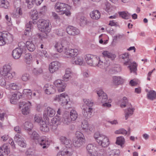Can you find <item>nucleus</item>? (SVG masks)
I'll return each mask as SVG.
<instances>
[{
    "mask_svg": "<svg viewBox=\"0 0 156 156\" xmlns=\"http://www.w3.org/2000/svg\"><path fill=\"white\" fill-rule=\"evenodd\" d=\"M67 44V41L65 40H62L61 42V46L59 45V47H60L59 48V53L62 52L64 49V56L68 58H74L77 55L78 50L76 49L68 48L66 46Z\"/></svg>",
    "mask_w": 156,
    "mask_h": 156,
    "instance_id": "obj_1",
    "label": "nucleus"
},
{
    "mask_svg": "<svg viewBox=\"0 0 156 156\" xmlns=\"http://www.w3.org/2000/svg\"><path fill=\"white\" fill-rule=\"evenodd\" d=\"M59 140L61 145V148H62L60 150L59 156H72L71 152L68 151L66 148L67 147L66 146H68L69 147L71 142V141L66 137L62 136L60 137Z\"/></svg>",
    "mask_w": 156,
    "mask_h": 156,
    "instance_id": "obj_2",
    "label": "nucleus"
},
{
    "mask_svg": "<svg viewBox=\"0 0 156 156\" xmlns=\"http://www.w3.org/2000/svg\"><path fill=\"white\" fill-rule=\"evenodd\" d=\"M85 60L87 63L91 66H98L101 68L103 69L105 67V62L101 61V59H99L93 55L88 54L85 58Z\"/></svg>",
    "mask_w": 156,
    "mask_h": 156,
    "instance_id": "obj_3",
    "label": "nucleus"
},
{
    "mask_svg": "<svg viewBox=\"0 0 156 156\" xmlns=\"http://www.w3.org/2000/svg\"><path fill=\"white\" fill-rule=\"evenodd\" d=\"M28 133L30 136V138L35 141L37 140L39 144L43 149L47 148L48 147L49 143L48 141L44 137H40L36 131H34L32 132L30 131Z\"/></svg>",
    "mask_w": 156,
    "mask_h": 156,
    "instance_id": "obj_4",
    "label": "nucleus"
},
{
    "mask_svg": "<svg viewBox=\"0 0 156 156\" xmlns=\"http://www.w3.org/2000/svg\"><path fill=\"white\" fill-rule=\"evenodd\" d=\"M78 115L76 111L75 110L73 109L70 112V116L69 114L65 113L64 114L62 120L64 124L68 125L72 121L76 120Z\"/></svg>",
    "mask_w": 156,
    "mask_h": 156,
    "instance_id": "obj_5",
    "label": "nucleus"
},
{
    "mask_svg": "<svg viewBox=\"0 0 156 156\" xmlns=\"http://www.w3.org/2000/svg\"><path fill=\"white\" fill-rule=\"evenodd\" d=\"M94 137L98 144L103 147H106L109 144L108 138L105 135L101 134L98 132L94 134Z\"/></svg>",
    "mask_w": 156,
    "mask_h": 156,
    "instance_id": "obj_6",
    "label": "nucleus"
},
{
    "mask_svg": "<svg viewBox=\"0 0 156 156\" xmlns=\"http://www.w3.org/2000/svg\"><path fill=\"white\" fill-rule=\"evenodd\" d=\"M15 131L18 133L16 134L14 137V140L19 145L22 147H25L26 144L24 139L22 138L20 134L21 133V129L19 126H16L14 128Z\"/></svg>",
    "mask_w": 156,
    "mask_h": 156,
    "instance_id": "obj_7",
    "label": "nucleus"
},
{
    "mask_svg": "<svg viewBox=\"0 0 156 156\" xmlns=\"http://www.w3.org/2000/svg\"><path fill=\"white\" fill-rule=\"evenodd\" d=\"M38 29L41 32L48 33L51 30V27L49 21L42 19H39L38 22Z\"/></svg>",
    "mask_w": 156,
    "mask_h": 156,
    "instance_id": "obj_8",
    "label": "nucleus"
},
{
    "mask_svg": "<svg viewBox=\"0 0 156 156\" xmlns=\"http://www.w3.org/2000/svg\"><path fill=\"white\" fill-rule=\"evenodd\" d=\"M97 94L99 97L98 99L102 104V105L104 107H110L111 106L110 104V101L108 100V103L105 102L108 99V96L107 94L102 90H100L97 91Z\"/></svg>",
    "mask_w": 156,
    "mask_h": 156,
    "instance_id": "obj_9",
    "label": "nucleus"
},
{
    "mask_svg": "<svg viewBox=\"0 0 156 156\" xmlns=\"http://www.w3.org/2000/svg\"><path fill=\"white\" fill-rule=\"evenodd\" d=\"M12 41V35L8 32H0V46L5 45L7 41L9 43Z\"/></svg>",
    "mask_w": 156,
    "mask_h": 156,
    "instance_id": "obj_10",
    "label": "nucleus"
},
{
    "mask_svg": "<svg viewBox=\"0 0 156 156\" xmlns=\"http://www.w3.org/2000/svg\"><path fill=\"white\" fill-rule=\"evenodd\" d=\"M11 68L9 65H5L3 67V69L0 71V73L2 76L7 78L9 80L12 79L15 75V73H11Z\"/></svg>",
    "mask_w": 156,
    "mask_h": 156,
    "instance_id": "obj_11",
    "label": "nucleus"
},
{
    "mask_svg": "<svg viewBox=\"0 0 156 156\" xmlns=\"http://www.w3.org/2000/svg\"><path fill=\"white\" fill-rule=\"evenodd\" d=\"M69 6L65 3H59V14H65L66 16H69L71 15L70 11L67 9Z\"/></svg>",
    "mask_w": 156,
    "mask_h": 156,
    "instance_id": "obj_12",
    "label": "nucleus"
},
{
    "mask_svg": "<svg viewBox=\"0 0 156 156\" xmlns=\"http://www.w3.org/2000/svg\"><path fill=\"white\" fill-rule=\"evenodd\" d=\"M69 100V97L66 93H64L59 95V104L62 106L66 105Z\"/></svg>",
    "mask_w": 156,
    "mask_h": 156,
    "instance_id": "obj_13",
    "label": "nucleus"
},
{
    "mask_svg": "<svg viewBox=\"0 0 156 156\" xmlns=\"http://www.w3.org/2000/svg\"><path fill=\"white\" fill-rule=\"evenodd\" d=\"M44 119H45V122H42V123L40 125V129L42 131L48 132L49 131V126H47L46 122H48L49 121V118L46 113L44 114Z\"/></svg>",
    "mask_w": 156,
    "mask_h": 156,
    "instance_id": "obj_14",
    "label": "nucleus"
},
{
    "mask_svg": "<svg viewBox=\"0 0 156 156\" xmlns=\"http://www.w3.org/2000/svg\"><path fill=\"white\" fill-rule=\"evenodd\" d=\"M66 31L68 34L72 36L78 35L80 33L79 30L73 26H71L66 28Z\"/></svg>",
    "mask_w": 156,
    "mask_h": 156,
    "instance_id": "obj_15",
    "label": "nucleus"
},
{
    "mask_svg": "<svg viewBox=\"0 0 156 156\" xmlns=\"http://www.w3.org/2000/svg\"><path fill=\"white\" fill-rule=\"evenodd\" d=\"M46 94H52L55 92L56 89L52 85L46 84L44 87Z\"/></svg>",
    "mask_w": 156,
    "mask_h": 156,
    "instance_id": "obj_16",
    "label": "nucleus"
},
{
    "mask_svg": "<svg viewBox=\"0 0 156 156\" xmlns=\"http://www.w3.org/2000/svg\"><path fill=\"white\" fill-rule=\"evenodd\" d=\"M83 59L82 57L77 55L72 59L71 62L73 64L82 65L83 64Z\"/></svg>",
    "mask_w": 156,
    "mask_h": 156,
    "instance_id": "obj_17",
    "label": "nucleus"
},
{
    "mask_svg": "<svg viewBox=\"0 0 156 156\" xmlns=\"http://www.w3.org/2000/svg\"><path fill=\"white\" fill-rule=\"evenodd\" d=\"M123 79L120 76H114L112 77V84L113 86H118L122 83Z\"/></svg>",
    "mask_w": 156,
    "mask_h": 156,
    "instance_id": "obj_18",
    "label": "nucleus"
},
{
    "mask_svg": "<svg viewBox=\"0 0 156 156\" xmlns=\"http://www.w3.org/2000/svg\"><path fill=\"white\" fill-rule=\"evenodd\" d=\"M10 152L9 144H4L0 147V152L6 155L8 154Z\"/></svg>",
    "mask_w": 156,
    "mask_h": 156,
    "instance_id": "obj_19",
    "label": "nucleus"
},
{
    "mask_svg": "<svg viewBox=\"0 0 156 156\" xmlns=\"http://www.w3.org/2000/svg\"><path fill=\"white\" fill-rule=\"evenodd\" d=\"M102 55L103 57L104 58H108L112 60H113L116 57L115 54L107 51H104L102 53Z\"/></svg>",
    "mask_w": 156,
    "mask_h": 156,
    "instance_id": "obj_20",
    "label": "nucleus"
},
{
    "mask_svg": "<svg viewBox=\"0 0 156 156\" xmlns=\"http://www.w3.org/2000/svg\"><path fill=\"white\" fill-rule=\"evenodd\" d=\"M23 51L21 50V49L16 48L14 49L12 52L13 57L15 59L19 58L21 56Z\"/></svg>",
    "mask_w": 156,
    "mask_h": 156,
    "instance_id": "obj_21",
    "label": "nucleus"
},
{
    "mask_svg": "<svg viewBox=\"0 0 156 156\" xmlns=\"http://www.w3.org/2000/svg\"><path fill=\"white\" fill-rule=\"evenodd\" d=\"M50 71L53 73L57 71L58 69V62L57 61H54L51 63L49 66Z\"/></svg>",
    "mask_w": 156,
    "mask_h": 156,
    "instance_id": "obj_22",
    "label": "nucleus"
},
{
    "mask_svg": "<svg viewBox=\"0 0 156 156\" xmlns=\"http://www.w3.org/2000/svg\"><path fill=\"white\" fill-rule=\"evenodd\" d=\"M25 27L26 29L24 32L25 35L27 36H30L32 35V23L30 21H29L26 24Z\"/></svg>",
    "mask_w": 156,
    "mask_h": 156,
    "instance_id": "obj_23",
    "label": "nucleus"
},
{
    "mask_svg": "<svg viewBox=\"0 0 156 156\" xmlns=\"http://www.w3.org/2000/svg\"><path fill=\"white\" fill-rule=\"evenodd\" d=\"M92 108H83V114L84 116L88 119L91 117L92 114Z\"/></svg>",
    "mask_w": 156,
    "mask_h": 156,
    "instance_id": "obj_24",
    "label": "nucleus"
},
{
    "mask_svg": "<svg viewBox=\"0 0 156 156\" xmlns=\"http://www.w3.org/2000/svg\"><path fill=\"white\" fill-rule=\"evenodd\" d=\"M85 140L84 139L75 138L73 140V144L76 147H80L84 143Z\"/></svg>",
    "mask_w": 156,
    "mask_h": 156,
    "instance_id": "obj_25",
    "label": "nucleus"
},
{
    "mask_svg": "<svg viewBox=\"0 0 156 156\" xmlns=\"http://www.w3.org/2000/svg\"><path fill=\"white\" fill-rule=\"evenodd\" d=\"M119 58L123 59L125 61L124 64L127 65H129L131 63V61L129 59V55L128 53H125L124 54L121 55H119Z\"/></svg>",
    "mask_w": 156,
    "mask_h": 156,
    "instance_id": "obj_26",
    "label": "nucleus"
},
{
    "mask_svg": "<svg viewBox=\"0 0 156 156\" xmlns=\"http://www.w3.org/2000/svg\"><path fill=\"white\" fill-rule=\"evenodd\" d=\"M90 15L91 18L94 20H98L101 16L100 13L98 10L92 11L90 13Z\"/></svg>",
    "mask_w": 156,
    "mask_h": 156,
    "instance_id": "obj_27",
    "label": "nucleus"
},
{
    "mask_svg": "<svg viewBox=\"0 0 156 156\" xmlns=\"http://www.w3.org/2000/svg\"><path fill=\"white\" fill-rule=\"evenodd\" d=\"M18 83H14L6 85V88L9 90H17L20 88Z\"/></svg>",
    "mask_w": 156,
    "mask_h": 156,
    "instance_id": "obj_28",
    "label": "nucleus"
},
{
    "mask_svg": "<svg viewBox=\"0 0 156 156\" xmlns=\"http://www.w3.org/2000/svg\"><path fill=\"white\" fill-rule=\"evenodd\" d=\"M134 110V108H126L125 109V116L126 120H127L129 116L133 114Z\"/></svg>",
    "mask_w": 156,
    "mask_h": 156,
    "instance_id": "obj_29",
    "label": "nucleus"
},
{
    "mask_svg": "<svg viewBox=\"0 0 156 156\" xmlns=\"http://www.w3.org/2000/svg\"><path fill=\"white\" fill-rule=\"evenodd\" d=\"M52 123V129L53 130H55L58 128V116L56 115L51 120Z\"/></svg>",
    "mask_w": 156,
    "mask_h": 156,
    "instance_id": "obj_30",
    "label": "nucleus"
},
{
    "mask_svg": "<svg viewBox=\"0 0 156 156\" xmlns=\"http://www.w3.org/2000/svg\"><path fill=\"white\" fill-rule=\"evenodd\" d=\"M22 126L25 130L28 132L32 130L33 128V125L30 122H26L23 124Z\"/></svg>",
    "mask_w": 156,
    "mask_h": 156,
    "instance_id": "obj_31",
    "label": "nucleus"
},
{
    "mask_svg": "<svg viewBox=\"0 0 156 156\" xmlns=\"http://www.w3.org/2000/svg\"><path fill=\"white\" fill-rule=\"evenodd\" d=\"M120 106L121 107H131L132 106L130 103L128 102L127 98L126 97H124L122 98Z\"/></svg>",
    "mask_w": 156,
    "mask_h": 156,
    "instance_id": "obj_32",
    "label": "nucleus"
},
{
    "mask_svg": "<svg viewBox=\"0 0 156 156\" xmlns=\"http://www.w3.org/2000/svg\"><path fill=\"white\" fill-rule=\"evenodd\" d=\"M23 14L21 9L20 8L14 11L12 14V16L15 18H18L20 16H22Z\"/></svg>",
    "mask_w": 156,
    "mask_h": 156,
    "instance_id": "obj_33",
    "label": "nucleus"
},
{
    "mask_svg": "<svg viewBox=\"0 0 156 156\" xmlns=\"http://www.w3.org/2000/svg\"><path fill=\"white\" fill-rule=\"evenodd\" d=\"M26 47L30 51H33L35 49V47L32 42L27 41L26 42Z\"/></svg>",
    "mask_w": 156,
    "mask_h": 156,
    "instance_id": "obj_34",
    "label": "nucleus"
},
{
    "mask_svg": "<svg viewBox=\"0 0 156 156\" xmlns=\"http://www.w3.org/2000/svg\"><path fill=\"white\" fill-rule=\"evenodd\" d=\"M129 65V66H128V67L129 69L130 72L136 73L137 66L136 63L135 62H133L132 63L131 62V63Z\"/></svg>",
    "mask_w": 156,
    "mask_h": 156,
    "instance_id": "obj_35",
    "label": "nucleus"
},
{
    "mask_svg": "<svg viewBox=\"0 0 156 156\" xmlns=\"http://www.w3.org/2000/svg\"><path fill=\"white\" fill-rule=\"evenodd\" d=\"M125 140L123 136H120L116 138V144L120 145L122 147V145L124 144Z\"/></svg>",
    "mask_w": 156,
    "mask_h": 156,
    "instance_id": "obj_36",
    "label": "nucleus"
},
{
    "mask_svg": "<svg viewBox=\"0 0 156 156\" xmlns=\"http://www.w3.org/2000/svg\"><path fill=\"white\" fill-rule=\"evenodd\" d=\"M119 15L122 18L125 19H128L130 17L131 15L128 12H119Z\"/></svg>",
    "mask_w": 156,
    "mask_h": 156,
    "instance_id": "obj_37",
    "label": "nucleus"
},
{
    "mask_svg": "<svg viewBox=\"0 0 156 156\" xmlns=\"http://www.w3.org/2000/svg\"><path fill=\"white\" fill-rule=\"evenodd\" d=\"M147 97L149 99L153 100L156 98V93L155 91L151 90L147 94Z\"/></svg>",
    "mask_w": 156,
    "mask_h": 156,
    "instance_id": "obj_38",
    "label": "nucleus"
},
{
    "mask_svg": "<svg viewBox=\"0 0 156 156\" xmlns=\"http://www.w3.org/2000/svg\"><path fill=\"white\" fill-rule=\"evenodd\" d=\"M59 82V92L64 91L66 86V83L63 80H60Z\"/></svg>",
    "mask_w": 156,
    "mask_h": 156,
    "instance_id": "obj_39",
    "label": "nucleus"
},
{
    "mask_svg": "<svg viewBox=\"0 0 156 156\" xmlns=\"http://www.w3.org/2000/svg\"><path fill=\"white\" fill-rule=\"evenodd\" d=\"M9 6V3L6 0H0V7L7 9Z\"/></svg>",
    "mask_w": 156,
    "mask_h": 156,
    "instance_id": "obj_40",
    "label": "nucleus"
},
{
    "mask_svg": "<svg viewBox=\"0 0 156 156\" xmlns=\"http://www.w3.org/2000/svg\"><path fill=\"white\" fill-rule=\"evenodd\" d=\"M31 103L30 101H20L19 104V107H29L31 106Z\"/></svg>",
    "mask_w": 156,
    "mask_h": 156,
    "instance_id": "obj_41",
    "label": "nucleus"
},
{
    "mask_svg": "<svg viewBox=\"0 0 156 156\" xmlns=\"http://www.w3.org/2000/svg\"><path fill=\"white\" fill-rule=\"evenodd\" d=\"M17 94L15 93L12 96L11 98L10 99V101L12 104H16L18 100Z\"/></svg>",
    "mask_w": 156,
    "mask_h": 156,
    "instance_id": "obj_42",
    "label": "nucleus"
},
{
    "mask_svg": "<svg viewBox=\"0 0 156 156\" xmlns=\"http://www.w3.org/2000/svg\"><path fill=\"white\" fill-rule=\"evenodd\" d=\"M121 69L119 66L110 69L109 72L110 73L116 74L121 71Z\"/></svg>",
    "mask_w": 156,
    "mask_h": 156,
    "instance_id": "obj_43",
    "label": "nucleus"
},
{
    "mask_svg": "<svg viewBox=\"0 0 156 156\" xmlns=\"http://www.w3.org/2000/svg\"><path fill=\"white\" fill-rule=\"evenodd\" d=\"M120 151L119 149H114L111 150L109 152L110 156H119Z\"/></svg>",
    "mask_w": 156,
    "mask_h": 156,
    "instance_id": "obj_44",
    "label": "nucleus"
},
{
    "mask_svg": "<svg viewBox=\"0 0 156 156\" xmlns=\"http://www.w3.org/2000/svg\"><path fill=\"white\" fill-rule=\"evenodd\" d=\"M83 101L84 103L88 107H91L94 104V102L88 99H83Z\"/></svg>",
    "mask_w": 156,
    "mask_h": 156,
    "instance_id": "obj_45",
    "label": "nucleus"
},
{
    "mask_svg": "<svg viewBox=\"0 0 156 156\" xmlns=\"http://www.w3.org/2000/svg\"><path fill=\"white\" fill-rule=\"evenodd\" d=\"M47 114L49 116L52 117L54 115L55 111L52 108H47Z\"/></svg>",
    "mask_w": 156,
    "mask_h": 156,
    "instance_id": "obj_46",
    "label": "nucleus"
},
{
    "mask_svg": "<svg viewBox=\"0 0 156 156\" xmlns=\"http://www.w3.org/2000/svg\"><path fill=\"white\" fill-rule=\"evenodd\" d=\"M23 94L26 95L29 98H31L32 91L30 89H24L23 92Z\"/></svg>",
    "mask_w": 156,
    "mask_h": 156,
    "instance_id": "obj_47",
    "label": "nucleus"
},
{
    "mask_svg": "<svg viewBox=\"0 0 156 156\" xmlns=\"http://www.w3.org/2000/svg\"><path fill=\"white\" fill-rule=\"evenodd\" d=\"M75 135L76 139H84V140H85L83 134L80 131H77Z\"/></svg>",
    "mask_w": 156,
    "mask_h": 156,
    "instance_id": "obj_48",
    "label": "nucleus"
},
{
    "mask_svg": "<svg viewBox=\"0 0 156 156\" xmlns=\"http://www.w3.org/2000/svg\"><path fill=\"white\" fill-rule=\"evenodd\" d=\"M115 134H122L126 135L127 133L128 132L124 129L121 128L118 130L115 131Z\"/></svg>",
    "mask_w": 156,
    "mask_h": 156,
    "instance_id": "obj_49",
    "label": "nucleus"
},
{
    "mask_svg": "<svg viewBox=\"0 0 156 156\" xmlns=\"http://www.w3.org/2000/svg\"><path fill=\"white\" fill-rule=\"evenodd\" d=\"M34 120L35 122H37L40 125L42 123V122H44V121L43 120L42 117L38 116L35 115L34 118Z\"/></svg>",
    "mask_w": 156,
    "mask_h": 156,
    "instance_id": "obj_50",
    "label": "nucleus"
},
{
    "mask_svg": "<svg viewBox=\"0 0 156 156\" xmlns=\"http://www.w3.org/2000/svg\"><path fill=\"white\" fill-rule=\"evenodd\" d=\"M26 44L23 42L21 41L19 42L18 44V48L21 49V50L23 51L26 49Z\"/></svg>",
    "mask_w": 156,
    "mask_h": 156,
    "instance_id": "obj_51",
    "label": "nucleus"
},
{
    "mask_svg": "<svg viewBox=\"0 0 156 156\" xmlns=\"http://www.w3.org/2000/svg\"><path fill=\"white\" fill-rule=\"evenodd\" d=\"M14 5L17 9L20 8L21 2L20 0H14Z\"/></svg>",
    "mask_w": 156,
    "mask_h": 156,
    "instance_id": "obj_52",
    "label": "nucleus"
},
{
    "mask_svg": "<svg viewBox=\"0 0 156 156\" xmlns=\"http://www.w3.org/2000/svg\"><path fill=\"white\" fill-rule=\"evenodd\" d=\"M30 78V76L28 74L24 73L23 74L22 77L21 79L23 81H27L29 80Z\"/></svg>",
    "mask_w": 156,
    "mask_h": 156,
    "instance_id": "obj_53",
    "label": "nucleus"
},
{
    "mask_svg": "<svg viewBox=\"0 0 156 156\" xmlns=\"http://www.w3.org/2000/svg\"><path fill=\"white\" fill-rule=\"evenodd\" d=\"M42 72V69H41L34 68L32 70L33 73L35 75H37Z\"/></svg>",
    "mask_w": 156,
    "mask_h": 156,
    "instance_id": "obj_54",
    "label": "nucleus"
},
{
    "mask_svg": "<svg viewBox=\"0 0 156 156\" xmlns=\"http://www.w3.org/2000/svg\"><path fill=\"white\" fill-rule=\"evenodd\" d=\"M34 0H26V2L27 4V7L29 9L32 8L34 4Z\"/></svg>",
    "mask_w": 156,
    "mask_h": 156,
    "instance_id": "obj_55",
    "label": "nucleus"
},
{
    "mask_svg": "<svg viewBox=\"0 0 156 156\" xmlns=\"http://www.w3.org/2000/svg\"><path fill=\"white\" fill-rule=\"evenodd\" d=\"M88 122L87 121L83 120L82 122L81 126L83 130H86L87 128H88Z\"/></svg>",
    "mask_w": 156,
    "mask_h": 156,
    "instance_id": "obj_56",
    "label": "nucleus"
},
{
    "mask_svg": "<svg viewBox=\"0 0 156 156\" xmlns=\"http://www.w3.org/2000/svg\"><path fill=\"white\" fill-rule=\"evenodd\" d=\"M39 55L41 57L44 56L45 58H48V54L46 51L45 50L41 51L38 52Z\"/></svg>",
    "mask_w": 156,
    "mask_h": 156,
    "instance_id": "obj_57",
    "label": "nucleus"
},
{
    "mask_svg": "<svg viewBox=\"0 0 156 156\" xmlns=\"http://www.w3.org/2000/svg\"><path fill=\"white\" fill-rule=\"evenodd\" d=\"M21 111L22 114L24 115H27L30 112V109L29 108H23Z\"/></svg>",
    "mask_w": 156,
    "mask_h": 156,
    "instance_id": "obj_58",
    "label": "nucleus"
},
{
    "mask_svg": "<svg viewBox=\"0 0 156 156\" xmlns=\"http://www.w3.org/2000/svg\"><path fill=\"white\" fill-rule=\"evenodd\" d=\"M31 17L32 19H37L38 17V12L36 10H32Z\"/></svg>",
    "mask_w": 156,
    "mask_h": 156,
    "instance_id": "obj_59",
    "label": "nucleus"
},
{
    "mask_svg": "<svg viewBox=\"0 0 156 156\" xmlns=\"http://www.w3.org/2000/svg\"><path fill=\"white\" fill-rule=\"evenodd\" d=\"M0 85L2 86L5 87V88L6 85H7L5 79L1 76L0 77Z\"/></svg>",
    "mask_w": 156,
    "mask_h": 156,
    "instance_id": "obj_60",
    "label": "nucleus"
},
{
    "mask_svg": "<svg viewBox=\"0 0 156 156\" xmlns=\"http://www.w3.org/2000/svg\"><path fill=\"white\" fill-rule=\"evenodd\" d=\"M58 53H51V56H48V59H55L58 58Z\"/></svg>",
    "mask_w": 156,
    "mask_h": 156,
    "instance_id": "obj_61",
    "label": "nucleus"
},
{
    "mask_svg": "<svg viewBox=\"0 0 156 156\" xmlns=\"http://www.w3.org/2000/svg\"><path fill=\"white\" fill-rule=\"evenodd\" d=\"M80 23L83 25H86L87 23L86 18L84 17H81L80 18Z\"/></svg>",
    "mask_w": 156,
    "mask_h": 156,
    "instance_id": "obj_62",
    "label": "nucleus"
},
{
    "mask_svg": "<svg viewBox=\"0 0 156 156\" xmlns=\"http://www.w3.org/2000/svg\"><path fill=\"white\" fill-rule=\"evenodd\" d=\"M70 76L71 75L65 73V75L63 76L62 80L64 81H67L69 80V78Z\"/></svg>",
    "mask_w": 156,
    "mask_h": 156,
    "instance_id": "obj_63",
    "label": "nucleus"
},
{
    "mask_svg": "<svg viewBox=\"0 0 156 156\" xmlns=\"http://www.w3.org/2000/svg\"><path fill=\"white\" fill-rule=\"evenodd\" d=\"M9 143L12 146V148L13 149L15 148V146L14 144V142L12 139H10L9 140Z\"/></svg>",
    "mask_w": 156,
    "mask_h": 156,
    "instance_id": "obj_64",
    "label": "nucleus"
}]
</instances>
